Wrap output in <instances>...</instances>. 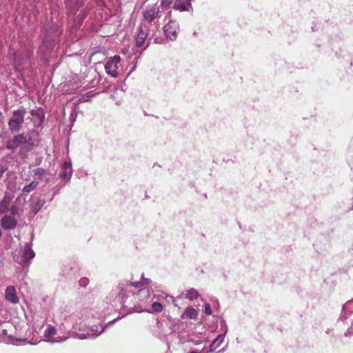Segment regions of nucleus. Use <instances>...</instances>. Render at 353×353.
Wrapping results in <instances>:
<instances>
[{"instance_id": "nucleus-40", "label": "nucleus", "mask_w": 353, "mask_h": 353, "mask_svg": "<svg viewBox=\"0 0 353 353\" xmlns=\"http://www.w3.org/2000/svg\"><path fill=\"white\" fill-rule=\"evenodd\" d=\"M117 319H118V318H117V319H114V320H112V321H110V322L108 323V324L111 325V324L114 323L116 321H117Z\"/></svg>"}, {"instance_id": "nucleus-29", "label": "nucleus", "mask_w": 353, "mask_h": 353, "mask_svg": "<svg viewBox=\"0 0 353 353\" xmlns=\"http://www.w3.org/2000/svg\"><path fill=\"white\" fill-rule=\"evenodd\" d=\"M174 0H161V5L163 8L166 9L167 8H169L171 3Z\"/></svg>"}, {"instance_id": "nucleus-21", "label": "nucleus", "mask_w": 353, "mask_h": 353, "mask_svg": "<svg viewBox=\"0 0 353 353\" xmlns=\"http://www.w3.org/2000/svg\"><path fill=\"white\" fill-rule=\"evenodd\" d=\"M184 316L190 319H195L198 316V312L192 307H188L181 317L183 318Z\"/></svg>"}, {"instance_id": "nucleus-30", "label": "nucleus", "mask_w": 353, "mask_h": 353, "mask_svg": "<svg viewBox=\"0 0 353 353\" xmlns=\"http://www.w3.org/2000/svg\"><path fill=\"white\" fill-rule=\"evenodd\" d=\"M221 331L223 332L221 334H224V337L228 332V326L224 320L221 321Z\"/></svg>"}, {"instance_id": "nucleus-17", "label": "nucleus", "mask_w": 353, "mask_h": 353, "mask_svg": "<svg viewBox=\"0 0 353 353\" xmlns=\"http://www.w3.org/2000/svg\"><path fill=\"white\" fill-rule=\"evenodd\" d=\"M45 203L46 201L44 199L39 198H37L32 202L31 210L33 212L34 214H37L40 211Z\"/></svg>"}, {"instance_id": "nucleus-39", "label": "nucleus", "mask_w": 353, "mask_h": 353, "mask_svg": "<svg viewBox=\"0 0 353 353\" xmlns=\"http://www.w3.org/2000/svg\"><path fill=\"white\" fill-rule=\"evenodd\" d=\"M143 281V284H149L151 281L149 279H145Z\"/></svg>"}, {"instance_id": "nucleus-7", "label": "nucleus", "mask_w": 353, "mask_h": 353, "mask_svg": "<svg viewBox=\"0 0 353 353\" xmlns=\"http://www.w3.org/2000/svg\"><path fill=\"white\" fill-rule=\"evenodd\" d=\"M163 30L167 38L170 39L171 41H174L177 37L179 26L176 21H170L164 26Z\"/></svg>"}, {"instance_id": "nucleus-2", "label": "nucleus", "mask_w": 353, "mask_h": 353, "mask_svg": "<svg viewBox=\"0 0 353 353\" xmlns=\"http://www.w3.org/2000/svg\"><path fill=\"white\" fill-rule=\"evenodd\" d=\"M161 16V13L159 5L157 3L148 5L143 11L142 23H145L147 25H149V27L157 30L158 20Z\"/></svg>"}, {"instance_id": "nucleus-33", "label": "nucleus", "mask_w": 353, "mask_h": 353, "mask_svg": "<svg viewBox=\"0 0 353 353\" xmlns=\"http://www.w3.org/2000/svg\"><path fill=\"white\" fill-rule=\"evenodd\" d=\"M205 313L208 315H211L212 314V310H211V307H210V305L208 303H205Z\"/></svg>"}, {"instance_id": "nucleus-37", "label": "nucleus", "mask_w": 353, "mask_h": 353, "mask_svg": "<svg viewBox=\"0 0 353 353\" xmlns=\"http://www.w3.org/2000/svg\"><path fill=\"white\" fill-rule=\"evenodd\" d=\"M6 169L4 167L1 165H0V178L3 176V173L5 172Z\"/></svg>"}, {"instance_id": "nucleus-23", "label": "nucleus", "mask_w": 353, "mask_h": 353, "mask_svg": "<svg viewBox=\"0 0 353 353\" xmlns=\"http://www.w3.org/2000/svg\"><path fill=\"white\" fill-rule=\"evenodd\" d=\"M39 185V183L37 181H32L30 184L26 185L23 187L22 191L23 192L29 193L33 191Z\"/></svg>"}, {"instance_id": "nucleus-25", "label": "nucleus", "mask_w": 353, "mask_h": 353, "mask_svg": "<svg viewBox=\"0 0 353 353\" xmlns=\"http://www.w3.org/2000/svg\"><path fill=\"white\" fill-rule=\"evenodd\" d=\"M56 334V329L52 325H49L44 332L46 337H52Z\"/></svg>"}, {"instance_id": "nucleus-4", "label": "nucleus", "mask_w": 353, "mask_h": 353, "mask_svg": "<svg viewBox=\"0 0 353 353\" xmlns=\"http://www.w3.org/2000/svg\"><path fill=\"white\" fill-rule=\"evenodd\" d=\"M34 256V252L31 249L29 244L26 243L24 245V249L15 253L13 258L14 261L20 265L28 266Z\"/></svg>"}, {"instance_id": "nucleus-16", "label": "nucleus", "mask_w": 353, "mask_h": 353, "mask_svg": "<svg viewBox=\"0 0 353 353\" xmlns=\"http://www.w3.org/2000/svg\"><path fill=\"white\" fill-rule=\"evenodd\" d=\"M33 173L34 176L41 181L48 182L49 181L50 174L41 168H37L33 170Z\"/></svg>"}, {"instance_id": "nucleus-32", "label": "nucleus", "mask_w": 353, "mask_h": 353, "mask_svg": "<svg viewBox=\"0 0 353 353\" xmlns=\"http://www.w3.org/2000/svg\"><path fill=\"white\" fill-rule=\"evenodd\" d=\"M145 39L144 37H137L136 38V46L137 47H141L144 43Z\"/></svg>"}, {"instance_id": "nucleus-9", "label": "nucleus", "mask_w": 353, "mask_h": 353, "mask_svg": "<svg viewBox=\"0 0 353 353\" xmlns=\"http://www.w3.org/2000/svg\"><path fill=\"white\" fill-rule=\"evenodd\" d=\"M0 224L3 229L11 230L17 227V221L11 215H6L0 220Z\"/></svg>"}, {"instance_id": "nucleus-38", "label": "nucleus", "mask_w": 353, "mask_h": 353, "mask_svg": "<svg viewBox=\"0 0 353 353\" xmlns=\"http://www.w3.org/2000/svg\"><path fill=\"white\" fill-rule=\"evenodd\" d=\"M68 337H65L63 339H59V338H57V339L54 340L53 341L54 342H62L63 341H65Z\"/></svg>"}, {"instance_id": "nucleus-3", "label": "nucleus", "mask_w": 353, "mask_h": 353, "mask_svg": "<svg viewBox=\"0 0 353 353\" xmlns=\"http://www.w3.org/2000/svg\"><path fill=\"white\" fill-rule=\"evenodd\" d=\"M26 114V109L23 106H20L17 110L13 111L12 115L8 122L9 130L11 132H19L21 129Z\"/></svg>"}, {"instance_id": "nucleus-1", "label": "nucleus", "mask_w": 353, "mask_h": 353, "mask_svg": "<svg viewBox=\"0 0 353 353\" xmlns=\"http://www.w3.org/2000/svg\"><path fill=\"white\" fill-rule=\"evenodd\" d=\"M41 142L39 132L35 129L29 130L27 133H20L10 139L6 143V148L14 151L18 148V155L20 158L26 159L28 153L34 148L39 146Z\"/></svg>"}, {"instance_id": "nucleus-24", "label": "nucleus", "mask_w": 353, "mask_h": 353, "mask_svg": "<svg viewBox=\"0 0 353 353\" xmlns=\"http://www.w3.org/2000/svg\"><path fill=\"white\" fill-rule=\"evenodd\" d=\"M94 96V92L90 91L87 92L86 94L81 95V97L78 99L77 103H84L88 101L89 99Z\"/></svg>"}, {"instance_id": "nucleus-26", "label": "nucleus", "mask_w": 353, "mask_h": 353, "mask_svg": "<svg viewBox=\"0 0 353 353\" xmlns=\"http://www.w3.org/2000/svg\"><path fill=\"white\" fill-rule=\"evenodd\" d=\"M13 196L9 194H6L3 196V198L2 199V200L1 201V203L3 205H6V207H7V208H8V205L10 203L12 199Z\"/></svg>"}, {"instance_id": "nucleus-13", "label": "nucleus", "mask_w": 353, "mask_h": 353, "mask_svg": "<svg viewBox=\"0 0 353 353\" xmlns=\"http://www.w3.org/2000/svg\"><path fill=\"white\" fill-rule=\"evenodd\" d=\"M72 174V165L70 162H64L61 165V170L59 176L62 179H69Z\"/></svg>"}, {"instance_id": "nucleus-8", "label": "nucleus", "mask_w": 353, "mask_h": 353, "mask_svg": "<svg viewBox=\"0 0 353 353\" xmlns=\"http://www.w3.org/2000/svg\"><path fill=\"white\" fill-rule=\"evenodd\" d=\"M30 113L32 117L30 119L34 123V127L37 128H42L45 120V113L43 110L41 108H37L31 110Z\"/></svg>"}, {"instance_id": "nucleus-31", "label": "nucleus", "mask_w": 353, "mask_h": 353, "mask_svg": "<svg viewBox=\"0 0 353 353\" xmlns=\"http://www.w3.org/2000/svg\"><path fill=\"white\" fill-rule=\"evenodd\" d=\"M128 285H130V286H134V287H136V288H142L144 284H143V282L142 281H137V282H130V283H128Z\"/></svg>"}, {"instance_id": "nucleus-43", "label": "nucleus", "mask_w": 353, "mask_h": 353, "mask_svg": "<svg viewBox=\"0 0 353 353\" xmlns=\"http://www.w3.org/2000/svg\"><path fill=\"white\" fill-rule=\"evenodd\" d=\"M190 353H198V352H196V351H192V352H190Z\"/></svg>"}, {"instance_id": "nucleus-6", "label": "nucleus", "mask_w": 353, "mask_h": 353, "mask_svg": "<svg viewBox=\"0 0 353 353\" xmlns=\"http://www.w3.org/2000/svg\"><path fill=\"white\" fill-rule=\"evenodd\" d=\"M120 61V57L115 55L109 59L105 64V69L108 75L112 77H117L118 75V63Z\"/></svg>"}, {"instance_id": "nucleus-20", "label": "nucleus", "mask_w": 353, "mask_h": 353, "mask_svg": "<svg viewBox=\"0 0 353 353\" xmlns=\"http://www.w3.org/2000/svg\"><path fill=\"white\" fill-rule=\"evenodd\" d=\"M128 285V283H119L117 286V289L118 290V297L121 300V301H124V299L126 298L125 296V289Z\"/></svg>"}, {"instance_id": "nucleus-19", "label": "nucleus", "mask_w": 353, "mask_h": 353, "mask_svg": "<svg viewBox=\"0 0 353 353\" xmlns=\"http://www.w3.org/2000/svg\"><path fill=\"white\" fill-rule=\"evenodd\" d=\"M224 334H219L210 346V352H212L217 349L224 341Z\"/></svg>"}, {"instance_id": "nucleus-11", "label": "nucleus", "mask_w": 353, "mask_h": 353, "mask_svg": "<svg viewBox=\"0 0 353 353\" xmlns=\"http://www.w3.org/2000/svg\"><path fill=\"white\" fill-rule=\"evenodd\" d=\"M172 8L180 12L190 11L192 9L191 0H175Z\"/></svg>"}, {"instance_id": "nucleus-42", "label": "nucleus", "mask_w": 353, "mask_h": 353, "mask_svg": "<svg viewBox=\"0 0 353 353\" xmlns=\"http://www.w3.org/2000/svg\"><path fill=\"white\" fill-rule=\"evenodd\" d=\"M141 279H142V280H143V281L145 279L144 278L143 274H142V275H141Z\"/></svg>"}, {"instance_id": "nucleus-34", "label": "nucleus", "mask_w": 353, "mask_h": 353, "mask_svg": "<svg viewBox=\"0 0 353 353\" xmlns=\"http://www.w3.org/2000/svg\"><path fill=\"white\" fill-rule=\"evenodd\" d=\"M18 208L16 205H12L10 208V214L13 217L17 214Z\"/></svg>"}, {"instance_id": "nucleus-36", "label": "nucleus", "mask_w": 353, "mask_h": 353, "mask_svg": "<svg viewBox=\"0 0 353 353\" xmlns=\"http://www.w3.org/2000/svg\"><path fill=\"white\" fill-rule=\"evenodd\" d=\"M7 210H8L7 207H6V205H3L0 202V214H3V213H4Z\"/></svg>"}, {"instance_id": "nucleus-35", "label": "nucleus", "mask_w": 353, "mask_h": 353, "mask_svg": "<svg viewBox=\"0 0 353 353\" xmlns=\"http://www.w3.org/2000/svg\"><path fill=\"white\" fill-rule=\"evenodd\" d=\"M88 283V279L87 278H82L79 281V284L81 286L85 287Z\"/></svg>"}, {"instance_id": "nucleus-5", "label": "nucleus", "mask_w": 353, "mask_h": 353, "mask_svg": "<svg viewBox=\"0 0 353 353\" xmlns=\"http://www.w3.org/2000/svg\"><path fill=\"white\" fill-rule=\"evenodd\" d=\"M106 327L107 325H94L89 328L87 334H77L75 336L80 339L95 338L97 336L100 335L105 330Z\"/></svg>"}, {"instance_id": "nucleus-14", "label": "nucleus", "mask_w": 353, "mask_h": 353, "mask_svg": "<svg viewBox=\"0 0 353 353\" xmlns=\"http://www.w3.org/2000/svg\"><path fill=\"white\" fill-rule=\"evenodd\" d=\"M156 30H157L149 27V25H147L145 23H141L137 37H144V39L145 40L146 37L150 34V32H152V35H154Z\"/></svg>"}, {"instance_id": "nucleus-18", "label": "nucleus", "mask_w": 353, "mask_h": 353, "mask_svg": "<svg viewBox=\"0 0 353 353\" xmlns=\"http://www.w3.org/2000/svg\"><path fill=\"white\" fill-rule=\"evenodd\" d=\"M28 56V53L25 55H22L21 52L19 51L14 52L13 57L16 66L20 67Z\"/></svg>"}, {"instance_id": "nucleus-28", "label": "nucleus", "mask_w": 353, "mask_h": 353, "mask_svg": "<svg viewBox=\"0 0 353 353\" xmlns=\"http://www.w3.org/2000/svg\"><path fill=\"white\" fill-rule=\"evenodd\" d=\"M152 310L156 312H160L163 310L162 305L159 302H154L152 305Z\"/></svg>"}, {"instance_id": "nucleus-12", "label": "nucleus", "mask_w": 353, "mask_h": 353, "mask_svg": "<svg viewBox=\"0 0 353 353\" xmlns=\"http://www.w3.org/2000/svg\"><path fill=\"white\" fill-rule=\"evenodd\" d=\"M5 299L12 304H16L19 299L17 295L15 288L12 285L8 286L5 291Z\"/></svg>"}, {"instance_id": "nucleus-27", "label": "nucleus", "mask_w": 353, "mask_h": 353, "mask_svg": "<svg viewBox=\"0 0 353 353\" xmlns=\"http://www.w3.org/2000/svg\"><path fill=\"white\" fill-rule=\"evenodd\" d=\"M88 13V10L85 8L83 10L82 13L78 14L77 17V20L78 21V26L81 25V22L84 20Z\"/></svg>"}, {"instance_id": "nucleus-10", "label": "nucleus", "mask_w": 353, "mask_h": 353, "mask_svg": "<svg viewBox=\"0 0 353 353\" xmlns=\"http://www.w3.org/2000/svg\"><path fill=\"white\" fill-rule=\"evenodd\" d=\"M62 33L59 26L57 24L52 25L47 30L46 35L44 37L46 41L54 40L59 37Z\"/></svg>"}, {"instance_id": "nucleus-41", "label": "nucleus", "mask_w": 353, "mask_h": 353, "mask_svg": "<svg viewBox=\"0 0 353 353\" xmlns=\"http://www.w3.org/2000/svg\"><path fill=\"white\" fill-rule=\"evenodd\" d=\"M225 351L224 348L219 350L217 353H223Z\"/></svg>"}, {"instance_id": "nucleus-22", "label": "nucleus", "mask_w": 353, "mask_h": 353, "mask_svg": "<svg viewBox=\"0 0 353 353\" xmlns=\"http://www.w3.org/2000/svg\"><path fill=\"white\" fill-rule=\"evenodd\" d=\"M199 296V292L194 288L188 290L185 294V298L188 299L190 301L196 299Z\"/></svg>"}, {"instance_id": "nucleus-15", "label": "nucleus", "mask_w": 353, "mask_h": 353, "mask_svg": "<svg viewBox=\"0 0 353 353\" xmlns=\"http://www.w3.org/2000/svg\"><path fill=\"white\" fill-rule=\"evenodd\" d=\"M85 0H65L67 8L72 14L75 13L77 10L83 6Z\"/></svg>"}]
</instances>
